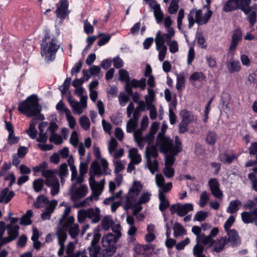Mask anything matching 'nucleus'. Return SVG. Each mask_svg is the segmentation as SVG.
<instances>
[{"mask_svg":"<svg viewBox=\"0 0 257 257\" xmlns=\"http://www.w3.org/2000/svg\"><path fill=\"white\" fill-rule=\"evenodd\" d=\"M14 193L10 191L8 188H6L1 193L0 203H8L14 196Z\"/></svg>","mask_w":257,"mask_h":257,"instance_id":"obj_26","label":"nucleus"},{"mask_svg":"<svg viewBox=\"0 0 257 257\" xmlns=\"http://www.w3.org/2000/svg\"><path fill=\"white\" fill-rule=\"evenodd\" d=\"M119 80L121 81H124L125 82V83L128 82V81L130 80V77L128 75V72L124 70V69H120L119 71Z\"/></svg>","mask_w":257,"mask_h":257,"instance_id":"obj_57","label":"nucleus"},{"mask_svg":"<svg viewBox=\"0 0 257 257\" xmlns=\"http://www.w3.org/2000/svg\"><path fill=\"white\" fill-rule=\"evenodd\" d=\"M60 206H64L65 208L61 218L59 219L56 236L58 239V244L60 246L58 254L62 255L64 251L63 243L67 237V231L72 238H75L79 232V226L77 224L74 223V218L73 216H69L71 210L70 206H67L64 202L60 204Z\"/></svg>","mask_w":257,"mask_h":257,"instance_id":"obj_1","label":"nucleus"},{"mask_svg":"<svg viewBox=\"0 0 257 257\" xmlns=\"http://www.w3.org/2000/svg\"><path fill=\"white\" fill-rule=\"evenodd\" d=\"M88 218V210L82 209L78 211L77 218L80 223L83 222Z\"/></svg>","mask_w":257,"mask_h":257,"instance_id":"obj_55","label":"nucleus"},{"mask_svg":"<svg viewBox=\"0 0 257 257\" xmlns=\"http://www.w3.org/2000/svg\"><path fill=\"white\" fill-rule=\"evenodd\" d=\"M88 255L89 257H98L100 248L99 246H89L88 247Z\"/></svg>","mask_w":257,"mask_h":257,"instance_id":"obj_43","label":"nucleus"},{"mask_svg":"<svg viewBox=\"0 0 257 257\" xmlns=\"http://www.w3.org/2000/svg\"><path fill=\"white\" fill-rule=\"evenodd\" d=\"M68 101L71 106L74 113L80 115L83 113L84 110L87 107V100L86 97H83L80 99V102L69 97Z\"/></svg>","mask_w":257,"mask_h":257,"instance_id":"obj_16","label":"nucleus"},{"mask_svg":"<svg viewBox=\"0 0 257 257\" xmlns=\"http://www.w3.org/2000/svg\"><path fill=\"white\" fill-rule=\"evenodd\" d=\"M235 221V217L233 215H230L229 218L227 219L224 224V227L226 231H228L229 228L233 224Z\"/></svg>","mask_w":257,"mask_h":257,"instance_id":"obj_63","label":"nucleus"},{"mask_svg":"<svg viewBox=\"0 0 257 257\" xmlns=\"http://www.w3.org/2000/svg\"><path fill=\"white\" fill-rule=\"evenodd\" d=\"M241 205V202L238 199L231 201L226 208V212L232 214L236 212Z\"/></svg>","mask_w":257,"mask_h":257,"instance_id":"obj_27","label":"nucleus"},{"mask_svg":"<svg viewBox=\"0 0 257 257\" xmlns=\"http://www.w3.org/2000/svg\"><path fill=\"white\" fill-rule=\"evenodd\" d=\"M241 217L242 221L245 223H249L256 220L255 214L253 211L243 212L241 213Z\"/></svg>","mask_w":257,"mask_h":257,"instance_id":"obj_28","label":"nucleus"},{"mask_svg":"<svg viewBox=\"0 0 257 257\" xmlns=\"http://www.w3.org/2000/svg\"><path fill=\"white\" fill-rule=\"evenodd\" d=\"M235 157L234 155H229L227 154H222L219 156L220 160L224 163H230L234 159Z\"/></svg>","mask_w":257,"mask_h":257,"instance_id":"obj_56","label":"nucleus"},{"mask_svg":"<svg viewBox=\"0 0 257 257\" xmlns=\"http://www.w3.org/2000/svg\"><path fill=\"white\" fill-rule=\"evenodd\" d=\"M128 157L131 162H134L136 165L139 164L142 161L141 156L136 148H132L129 150Z\"/></svg>","mask_w":257,"mask_h":257,"instance_id":"obj_25","label":"nucleus"},{"mask_svg":"<svg viewBox=\"0 0 257 257\" xmlns=\"http://www.w3.org/2000/svg\"><path fill=\"white\" fill-rule=\"evenodd\" d=\"M50 141L54 143L56 145H60L62 143L63 139L61 135L56 133H52V134H51L50 137Z\"/></svg>","mask_w":257,"mask_h":257,"instance_id":"obj_52","label":"nucleus"},{"mask_svg":"<svg viewBox=\"0 0 257 257\" xmlns=\"http://www.w3.org/2000/svg\"><path fill=\"white\" fill-rule=\"evenodd\" d=\"M197 43L199 46L202 48H206L207 43L204 37L202 34H197L196 36Z\"/></svg>","mask_w":257,"mask_h":257,"instance_id":"obj_60","label":"nucleus"},{"mask_svg":"<svg viewBox=\"0 0 257 257\" xmlns=\"http://www.w3.org/2000/svg\"><path fill=\"white\" fill-rule=\"evenodd\" d=\"M247 1L248 0H229L225 4L223 10L228 12L239 8L245 14H248L250 11V8L247 7Z\"/></svg>","mask_w":257,"mask_h":257,"instance_id":"obj_12","label":"nucleus"},{"mask_svg":"<svg viewBox=\"0 0 257 257\" xmlns=\"http://www.w3.org/2000/svg\"><path fill=\"white\" fill-rule=\"evenodd\" d=\"M142 188L143 186L140 182L138 181L134 182L128 194L122 199L125 209H133L150 201L151 194L149 192H144L138 199Z\"/></svg>","mask_w":257,"mask_h":257,"instance_id":"obj_4","label":"nucleus"},{"mask_svg":"<svg viewBox=\"0 0 257 257\" xmlns=\"http://www.w3.org/2000/svg\"><path fill=\"white\" fill-rule=\"evenodd\" d=\"M137 124L138 122L131 118L126 124V132L129 133L134 132L137 126Z\"/></svg>","mask_w":257,"mask_h":257,"instance_id":"obj_54","label":"nucleus"},{"mask_svg":"<svg viewBox=\"0 0 257 257\" xmlns=\"http://www.w3.org/2000/svg\"><path fill=\"white\" fill-rule=\"evenodd\" d=\"M225 242L226 241L224 238H218L214 245V250L218 252L221 251L224 248Z\"/></svg>","mask_w":257,"mask_h":257,"instance_id":"obj_47","label":"nucleus"},{"mask_svg":"<svg viewBox=\"0 0 257 257\" xmlns=\"http://www.w3.org/2000/svg\"><path fill=\"white\" fill-rule=\"evenodd\" d=\"M65 113L69 127L72 129L74 128L76 125L75 118L71 115V111L68 108L65 109Z\"/></svg>","mask_w":257,"mask_h":257,"instance_id":"obj_38","label":"nucleus"},{"mask_svg":"<svg viewBox=\"0 0 257 257\" xmlns=\"http://www.w3.org/2000/svg\"><path fill=\"white\" fill-rule=\"evenodd\" d=\"M148 94L145 96V100L147 106L152 105L155 99V93L152 88H148Z\"/></svg>","mask_w":257,"mask_h":257,"instance_id":"obj_37","label":"nucleus"},{"mask_svg":"<svg viewBox=\"0 0 257 257\" xmlns=\"http://www.w3.org/2000/svg\"><path fill=\"white\" fill-rule=\"evenodd\" d=\"M227 68L229 72L232 73L239 72L241 69V66L238 61L230 60L227 63Z\"/></svg>","mask_w":257,"mask_h":257,"instance_id":"obj_32","label":"nucleus"},{"mask_svg":"<svg viewBox=\"0 0 257 257\" xmlns=\"http://www.w3.org/2000/svg\"><path fill=\"white\" fill-rule=\"evenodd\" d=\"M203 250V247L202 245L196 244L194 247V254L196 257H206L205 255L202 254Z\"/></svg>","mask_w":257,"mask_h":257,"instance_id":"obj_64","label":"nucleus"},{"mask_svg":"<svg viewBox=\"0 0 257 257\" xmlns=\"http://www.w3.org/2000/svg\"><path fill=\"white\" fill-rule=\"evenodd\" d=\"M217 135L215 133L209 131L206 136L205 141L206 143L209 145H213L217 140Z\"/></svg>","mask_w":257,"mask_h":257,"instance_id":"obj_39","label":"nucleus"},{"mask_svg":"<svg viewBox=\"0 0 257 257\" xmlns=\"http://www.w3.org/2000/svg\"><path fill=\"white\" fill-rule=\"evenodd\" d=\"M71 81V78H67L63 85L60 87V89L62 94L65 93L69 89Z\"/></svg>","mask_w":257,"mask_h":257,"instance_id":"obj_62","label":"nucleus"},{"mask_svg":"<svg viewBox=\"0 0 257 257\" xmlns=\"http://www.w3.org/2000/svg\"><path fill=\"white\" fill-rule=\"evenodd\" d=\"M155 42L156 43V49H159V47H167L165 44V42L161 36V34L160 31L157 33Z\"/></svg>","mask_w":257,"mask_h":257,"instance_id":"obj_46","label":"nucleus"},{"mask_svg":"<svg viewBox=\"0 0 257 257\" xmlns=\"http://www.w3.org/2000/svg\"><path fill=\"white\" fill-rule=\"evenodd\" d=\"M228 241L232 246L238 245L240 243L237 232L234 229H230L227 231Z\"/></svg>","mask_w":257,"mask_h":257,"instance_id":"obj_23","label":"nucleus"},{"mask_svg":"<svg viewBox=\"0 0 257 257\" xmlns=\"http://www.w3.org/2000/svg\"><path fill=\"white\" fill-rule=\"evenodd\" d=\"M186 73L185 72L181 73L180 74H177V84L176 88L178 90H180L185 85V78Z\"/></svg>","mask_w":257,"mask_h":257,"instance_id":"obj_36","label":"nucleus"},{"mask_svg":"<svg viewBox=\"0 0 257 257\" xmlns=\"http://www.w3.org/2000/svg\"><path fill=\"white\" fill-rule=\"evenodd\" d=\"M213 12L210 10L209 6H205L202 9L196 11L195 14V22L199 25L206 24L212 15Z\"/></svg>","mask_w":257,"mask_h":257,"instance_id":"obj_13","label":"nucleus"},{"mask_svg":"<svg viewBox=\"0 0 257 257\" xmlns=\"http://www.w3.org/2000/svg\"><path fill=\"white\" fill-rule=\"evenodd\" d=\"M198 243L197 244H199L202 242L204 245H212L213 244V240L212 238L209 236H198L197 238Z\"/></svg>","mask_w":257,"mask_h":257,"instance_id":"obj_42","label":"nucleus"},{"mask_svg":"<svg viewBox=\"0 0 257 257\" xmlns=\"http://www.w3.org/2000/svg\"><path fill=\"white\" fill-rule=\"evenodd\" d=\"M180 115L182 117V120L186 122H190L191 120L192 113L187 110H182L180 112Z\"/></svg>","mask_w":257,"mask_h":257,"instance_id":"obj_58","label":"nucleus"},{"mask_svg":"<svg viewBox=\"0 0 257 257\" xmlns=\"http://www.w3.org/2000/svg\"><path fill=\"white\" fill-rule=\"evenodd\" d=\"M101 165L102 170L101 169L100 165L96 162L92 163L89 174L90 175L89 179V183L90 188L92 190L91 195L85 198L83 201L80 202L81 206H84L88 204L89 202L93 200H98V197L101 195L104 186L105 180L102 179L99 182H96L94 176H100L101 175L110 174L111 171L108 168V163L105 159H102L100 161Z\"/></svg>","mask_w":257,"mask_h":257,"instance_id":"obj_2","label":"nucleus"},{"mask_svg":"<svg viewBox=\"0 0 257 257\" xmlns=\"http://www.w3.org/2000/svg\"><path fill=\"white\" fill-rule=\"evenodd\" d=\"M156 182L157 186L159 188V192H168L172 188L171 182H168L165 184V179L161 174H156Z\"/></svg>","mask_w":257,"mask_h":257,"instance_id":"obj_19","label":"nucleus"},{"mask_svg":"<svg viewBox=\"0 0 257 257\" xmlns=\"http://www.w3.org/2000/svg\"><path fill=\"white\" fill-rule=\"evenodd\" d=\"M19 228V226L18 225L8 224L7 225L6 229L9 236L5 237L6 242H11L18 237Z\"/></svg>","mask_w":257,"mask_h":257,"instance_id":"obj_22","label":"nucleus"},{"mask_svg":"<svg viewBox=\"0 0 257 257\" xmlns=\"http://www.w3.org/2000/svg\"><path fill=\"white\" fill-rule=\"evenodd\" d=\"M60 3L57 5L56 14L58 18L63 21L69 14L68 3L67 0H60Z\"/></svg>","mask_w":257,"mask_h":257,"instance_id":"obj_18","label":"nucleus"},{"mask_svg":"<svg viewBox=\"0 0 257 257\" xmlns=\"http://www.w3.org/2000/svg\"><path fill=\"white\" fill-rule=\"evenodd\" d=\"M75 94L81 99L83 97H86V100H87V96L85 89L82 87L75 88Z\"/></svg>","mask_w":257,"mask_h":257,"instance_id":"obj_61","label":"nucleus"},{"mask_svg":"<svg viewBox=\"0 0 257 257\" xmlns=\"http://www.w3.org/2000/svg\"><path fill=\"white\" fill-rule=\"evenodd\" d=\"M175 144L173 140L168 137H164L162 134L157 136L156 145L161 152L168 155L165 157V166L171 167L175 161V156L181 151V143L178 136L175 137Z\"/></svg>","mask_w":257,"mask_h":257,"instance_id":"obj_3","label":"nucleus"},{"mask_svg":"<svg viewBox=\"0 0 257 257\" xmlns=\"http://www.w3.org/2000/svg\"><path fill=\"white\" fill-rule=\"evenodd\" d=\"M36 123L32 122L30 124L29 129L26 131L27 134L32 139L37 138L38 132L35 127Z\"/></svg>","mask_w":257,"mask_h":257,"instance_id":"obj_40","label":"nucleus"},{"mask_svg":"<svg viewBox=\"0 0 257 257\" xmlns=\"http://www.w3.org/2000/svg\"><path fill=\"white\" fill-rule=\"evenodd\" d=\"M79 123L81 127L85 131L89 129L90 122L89 118L86 116H82L79 118Z\"/></svg>","mask_w":257,"mask_h":257,"instance_id":"obj_48","label":"nucleus"},{"mask_svg":"<svg viewBox=\"0 0 257 257\" xmlns=\"http://www.w3.org/2000/svg\"><path fill=\"white\" fill-rule=\"evenodd\" d=\"M208 184L212 194L217 198H222L223 193L220 189L219 184L217 180L216 179H210Z\"/></svg>","mask_w":257,"mask_h":257,"instance_id":"obj_20","label":"nucleus"},{"mask_svg":"<svg viewBox=\"0 0 257 257\" xmlns=\"http://www.w3.org/2000/svg\"><path fill=\"white\" fill-rule=\"evenodd\" d=\"M134 137L135 141L141 149L144 148L146 143L151 146L154 142V136L153 134H149L145 136H142V131L140 130H135Z\"/></svg>","mask_w":257,"mask_h":257,"instance_id":"obj_14","label":"nucleus"},{"mask_svg":"<svg viewBox=\"0 0 257 257\" xmlns=\"http://www.w3.org/2000/svg\"><path fill=\"white\" fill-rule=\"evenodd\" d=\"M115 169L114 172L116 174L119 173L124 168L123 162L119 160H113Z\"/></svg>","mask_w":257,"mask_h":257,"instance_id":"obj_53","label":"nucleus"},{"mask_svg":"<svg viewBox=\"0 0 257 257\" xmlns=\"http://www.w3.org/2000/svg\"><path fill=\"white\" fill-rule=\"evenodd\" d=\"M73 182L70 189L72 200H77L85 197L88 192L86 185L83 184L82 182H77V179Z\"/></svg>","mask_w":257,"mask_h":257,"instance_id":"obj_11","label":"nucleus"},{"mask_svg":"<svg viewBox=\"0 0 257 257\" xmlns=\"http://www.w3.org/2000/svg\"><path fill=\"white\" fill-rule=\"evenodd\" d=\"M59 44L55 37H50L46 32L41 44V55L47 61L54 59L55 54L59 48Z\"/></svg>","mask_w":257,"mask_h":257,"instance_id":"obj_6","label":"nucleus"},{"mask_svg":"<svg viewBox=\"0 0 257 257\" xmlns=\"http://www.w3.org/2000/svg\"><path fill=\"white\" fill-rule=\"evenodd\" d=\"M18 110L28 117L36 116L39 120H44L45 117L40 113L41 106L39 104L38 97L32 94L21 102L18 108Z\"/></svg>","mask_w":257,"mask_h":257,"instance_id":"obj_5","label":"nucleus"},{"mask_svg":"<svg viewBox=\"0 0 257 257\" xmlns=\"http://www.w3.org/2000/svg\"><path fill=\"white\" fill-rule=\"evenodd\" d=\"M57 203V201L55 200L49 201L46 196L39 195L37 198L34 206L37 208H45L44 211L41 214V217L43 220H46L50 218Z\"/></svg>","mask_w":257,"mask_h":257,"instance_id":"obj_8","label":"nucleus"},{"mask_svg":"<svg viewBox=\"0 0 257 257\" xmlns=\"http://www.w3.org/2000/svg\"><path fill=\"white\" fill-rule=\"evenodd\" d=\"M70 143L74 148H77L79 144L78 135L77 132L73 131L70 138Z\"/></svg>","mask_w":257,"mask_h":257,"instance_id":"obj_50","label":"nucleus"},{"mask_svg":"<svg viewBox=\"0 0 257 257\" xmlns=\"http://www.w3.org/2000/svg\"><path fill=\"white\" fill-rule=\"evenodd\" d=\"M174 235L175 237L186 234L183 226L179 223H175L173 226Z\"/></svg>","mask_w":257,"mask_h":257,"instance_id":"obj_35","label":"nucleus"},{"mask_svg":"<svg viewBox=\"0 0 257 257\" xmlns=\"http://www.w3.org/2000/svg\"><path fill=\"white\" fill-rule=\"evenodd\" d=\"M47 139L48 136L44 132H40L38 138H36L37 141L40 143L38 145V147L42 151H49L53 148L52 145L45 144Z\"/></svg>","mask_w":257,"mask_h":257,"instance_id":"obj_21","label":"nucleus"},{"mask_svg":"<svg viewBox=\"0 0 257 257\" xmlns=\"http://www.w3.org/2000/svg\"><path fill=\"white\" fill-rule=\"evenodd\" d=\"M113 224V221L110 216L104 217L101 220V225L104 230H108Z\"/></svg>","mask_w":257,"mask_h":257,"instance_id":"obj_33","label":"nucleus"},{"mask_svg":"<svg viewBox=\"0 0 257 257\" xmlns=\"http://www.w3.org/2000/svg\"><path fill=\"white\" fill-rule=\"evenodd\" d=\"M176 104L174 103H171L169 105V120L171 124H174L176 121V116L174 111L173 108H175Z\"/></svg>","mask_w":257,"mask_h":257,"instance_id":"obj_44","label":"nucleus"},{"mask_svg":"<svg viewBox=\"0 0 257 257\" xmlns=\"http://www.w3.org/2000/svg\"><path fill=\"white\" fill-rule=\"evenodd\" d=\"M119 238L112 233L105 234L102 237L101 243L104 248L102 250L103 256H111L116 251L115 244Z\"/></svg>","mask_w":257,"mask_h":257,"instance_id":"obj_9","label":"nucleus"},{"mask_svg":"<svg viewBox=\"0 0 257 257\" xmlns=\"http://www.w3.org/2000/svg\"><path fill=\"white\" fill-rule=\"evenodd\" d=\"M39 168L42 170V175L45 178V184L51 188V194L52 196L56 195L59 192L60 184L55 172L50 170L45 169L47 168V164L45 162L41 163Z\"/></svg>","mask_w":257,"mask_h":257,"instance_id":"obj_7","label":"nucleus"},{"mask_svg":"<svg viewBox=\"0 0 257 257\" xmlns=\"http://www.w3.org/2000/svg\"><path fill=\"white\" fill-rule=\"evenodd\" d=\"M158 155V151L155 146H153L146 148V157L148 167L153 174L158 171V162L156 160Z\"/></svg>","mask_w":257,"mask_h":257,"instance_id":"obj_10","label":"nucleus"},{"mask_svg":"<svg viewBox=\"0 0 257 257\" xmlns=\"http://www.w3.org/2000/svg\"><path fill=\"white\" fill-rule=\"evenodd\" d=\"M166 192H159L160 200L159 209L161 211H165L169 206V202L166 198L165 193Z\"/></svg>","mask_w":257,"mask_h":257,"instance_id":"obj_30","label":"nucleus"},{"mask_svg":"<svg viewBox=\"0 0 257 257\" xmlns=\"http://www.w3.org/2000/svg\"><path fill=\"white\" fill-rule=\"evenodd\" d=\"M179 2L178 0H172L168 8V12L171 14H175L179 8Z\"/></svg>","mask_w":257,"mask_h":257,"instance_id":"obj_51","label":"nucleus"},{"mask_svg":"<svg viewBox=\"0 0 257 257\" xmlns=\"http://www.w3.org/2000/svg\"><path fill=\"white\" fill-rule=\"evenodd\" d=\"M65 242V241L63 243V245H64L63 253H64V252L65 251L66 253V255L65 256L66 257H73L75 254V252H74V250L75 249V243L73 242H69L67 244L66 247H65L64 245ZM58 251H59V250H58ZM57 253L59 256H61L64 254V253H63L62 255H59L58 254V252H57Z\"/></svg>","mask_w":257,"mask_h":257,"instance_id":"obj_29","label":"nucleus"},{"mask_svg":"<svg viewBox=\"0 0 257 257\" xmlns=\"http://www.w3.org/2000/svg\"><path fill=\"white\" fill-rule=\"evenodd\" d=\"M44 184V180L42 178H38L35 180L33 183V187L35 192H39L42 191Z\"/></svg>","mask_w":257,"mask_h":257,"instance_id":"obj_41","label":"nucleus"},{"mask_svg":"<svg viewBox=\"0 0 257 257\" xmlns=\"http://www.w3.org/2000/svg\"><path fill=\"white\" fill-rule=\"evenodd\" d=\"M87 210L88 218L91 219L92 223H97L100 219V209L96 207L95 208H89Z\"/></svg>","mask_w":257,"mask_h":257,"instance_id":"obj_24","label":"nucleus"},{"mask_svg":"<svg viewBox=\"0 0 257 257\" xmlns=\"http://www.w3.org/2000/svg\"><path fill=\"white\" fill-rule=\"evenodd\" d=\"M209 200V194L206 191H203L200 196L199 205L201 207H204Z\"/></svg>","mask_w":257,"mask_h":257,"instance_id":"obj_45","label":"nucleus"},{"mask_svg":"<svg viewBox=\"0 0 257 257\" xmlns=\"http://www.w3.org/2000/svg\"><path fill=\"white\" fill-rule=\"evenodd\" d=\"M159 52L158 58L161 62H163L165 58L167 52V47H159V49H156Z\"/></svg>","mask_w":257,"mask_h":257,"instance_id":"obj_59","label":"nucleus"},{"mask_svg":"<svg viewBox=\"0 0 257 257\" xmlns=\"http://www.w3.org/2000/svg\"><path fill=\"white\" fill-rule=\"evenodd\" d=\"M170 210L171 214L176 213L179 216H184L193 210V204L191 203L184 204L176 203L172 205Z\"/></svg>","mask_w":257,"mask_h":257,"instance_id":"obj_15","label":"nucleus"},{"mask_svg":"<svg viewBox=\"0 0 257 257\" xmlns=\"http://www.w3.org/2000/svg\"><path fill=\"white\" fill-rule=\"evenodd\" d=\"M146 86V79L142 78L139 80L136 79L129 80L125 85V90L128 95L133 94L132 88L140 87L142 90H145Z\"/></svg>","mask_w":257,"mask_h":257,"instance_id":"obj_17","label":"nucleus"},{"mask_svg":"<svg viewBox=\"0 0 257 257\" xmlns=\"http://www.w3.org/2000/svg\"><path fill=\"white\" fill-rule=\"evenodd\" d=\"M154 14L156 20L158 24L162 23L164 14L161 10V8L159 5H156L154 8Z\"/></svg>","mask_w":257,"mask_h":257,"instance_id":"obj_34","label":"nucleus"},{"mask_svg":"<svg viewBox=\"0 0 257 257\" xmlns=\"http://www.w3.org/2000/svg\"><path fill=\"white\" fill-rule=\"evenodd\" d=\"M88 165L86 163L81 162L79 166V175L77 177V182H83L84 175L87 172Z\"/></svg>","mask_w":257,"mask_h":257,"instance_id":"obj_31","label":"nucleus"},{"mask_svg":"<svg viewBox=\"0 0 257 257\" xmlns=\"http://www.w3.org/2000/svg\"><path fill=\"white\" fill-rule=\"evenodd\" d=\"M117 145L118 143L116 140L114 138H111L108 143V150L110 155H112L113 153L115 151Z\"/></svg>","mask_w":257,"mask_h":257,"instance_id":"obj_49","label":"nucleus"}]
</instances>
